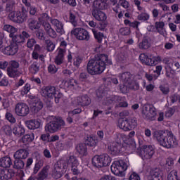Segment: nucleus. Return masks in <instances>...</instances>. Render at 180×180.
<instances>
[{
	"label": "nucleus",
	"mask_w": 180,
	"mask_h": 180,
	"mask_svg": "<svg viewBox=\"0 0 180 180\" xmlns=\"http://www.w3.org/2000/svg\"><path fill=\"white\" fill-rule=\"evenodd\" d=\"M6 11L7 12H10V13L8 14L9 19L12 20V22H15L13 19L18 18V11L17 12L13 11V4L12 5L7 4Z\"/></svg>",
	"instance_id": "obj_37"
},
{
	"label": "nucleus",
	"mask_w": 180,
	"mask_h": 180,
	"mask_svg": "<svg viewBox=\"0 0 180 180\" xmlns=\"http://www.w3.org/2000/svg\"><path fill=\"white\" fill-rule=\"evenodd\" d=\"M117 126L124 131H130V130H134L137 127V120L132 117H128L125 120L120 118Z\"/></svg>",
	"instance_id": "obj_9"
},
{
	"label": "nucleus",
	"mask_w": 180,
	"mask_h": 180,
	"mask_svg": "<svg viewBox=\"0 0 180 180\" xmlns=\"http://www.w3.org/2000/svg\"><path fill=\"white\" fill-rule=\"evenodd\" d=\"M62 84L64 85L63 88H69V89H78V84L74 79H70L68 82L63 81Z\"/></svg>",
	"instance_id": "obj_35"
},
{
	"label": "nucleus",
	"mask_w": 180,
	"mask_h": 180,
	"mask_svg": "<svg viewBox=\"0 0 180 180\" xmlns=\"http://www.w3.org/2000/svg\"><path fill=\"white\" fill-rule=\"evenodd\" d=\"M49 19H50V18H49V14L43 13L39 18V23L35 20H31L29 22V27L31 30H35V29H39V27H40V25H43L47 34H49L50 37H56L57 32H56L54 30L51 28V25L47 22H49Z\"/></svg>",
	"instance_id": "obj_4"
},
{
	"label": "nucleus",
	"mask_w": 180,
	"mask_h": 180,
	"mask_svg": "<svg viewBox=\"0 0 180 180\" xmlns=\"http://www.w3.org/2000/svg\"><path fill=\"white\" fill-rule=\"evenodd\" d=\"M19 63L15 60H11L8 62V67L7 68V74L10 78H16L20 75V70H19Z\"/></svg>",
	"instance_id": "obj_17"
},
{
	"label": "nucleus",
	"mask_w": 180,
	"mask_h": 180,
	"mask_svg": "<svg viewBox=\"0 0 180 180\" xmlns=\"http://www.w3.org/2000/svg\"><path fill=\"white\" fill-rule=\"evenodd\" d=\"M120 4L124 9H127L130 6V4L127 0H120Z\"/></svg>",
	"instance_id": "obj_59"
},
{
	"label": "nucleus",
	"mask_w": 180,
	"mask_h": 180,
	"mask_svg": "<svg viewBox=\"0 0 180 180\" xmlns=\"http://www.w3.org/2000/svg\"><path fill=\"white\" fill-rule=\"evenodd\" d=\"M73 104L79 106H88L91 105V98L86 95L79 96L75 99Z\"/></svg>",
	"instance_id": "obj_22"
},
{
	"label": "nucleus",
	"mask_w": 180,
	"mask_h": 180,
	"mask_svg": "<svg viewBox=\"0 0 180 180\" xmlns=\"http://www.w3.org/2000/svg\"><path fill=\"white\" fill-rule=\"evenodd\" d=\"M92 165L96 168H103L109 167L112 162V158L106 153L96 155L91 160Z\"/></svg>",
	"instance_id": "obj_8"
},
{
	"label": "nucleus",
	"mask_w": 180,
	"mask_h": 180,
	"mask_svg": "<svg viewBox=\"0 0 180 180\" xmlns=\"http://www.w3.org/2000/svg\"><path fill=\"white\" fill-rule=\"evenodd\" d=\"M129 180H140V176L137 173L133 172L129 176Z\"/></svg>",
	"instance_id": "obj_64"
},
{
	"label": "nucleus",
	"mask_w": 180,
	"mask_h": 180,
	"mask_svg": "<svg viewBox=\"0 0 180 180\" xmlns=\"http://www.w3.org/2000/svg\"><path fill=\"white\" fill-rule=\"evenodd\" d=\"M13 133L15 136L20 137V136L25 134V127L22 124H16L13 129Z\"/></svg>",
	"instance_id": "obj_39"
},
{
	"label": "nucleus",
	"mask_w": 180,
	"mask_h": 180,
	"mask_svg": "<svg viewBox=\"0 0 180 180\" xmlns=\"http://www.w3.org/2000/svg\"><path fill=\"white\" fill-rule=\"evenodd\" d=\"M155 27L158 34L163 36V37H167L168 34L167 33V30H165V22L162 21H158L155 23Z\"/></svg>",
	"instance_id": "obj_25"
},
{
	"label": "nucleus",
	"mask_w": 180,
	"mask_h": 180,
	"mask_svg": "<svg viewBox=\"0 0 180 180\" xmlns=\"http://www.w3.org/2000/svg\"><path fill=\"white\" fill-rule=\"evenodd\" d=\"M120 101H122V97H119L117 96H111L110 97L107 96L103 103L107 106H109V105H115V103H119L120 108H127L129 105L127 104V102H120Z\"/></svg>",
	"instance_id": "obj_19"
},
{
	"label": "nucleus",
	"mask_w": 180,
	"mask_h": 180,
	"mask_svg": "<svg viewBox=\"0 0 180 180\" xmlns=\"http://www.w3.org/2000/svg\"><path fill=\"white\" fill-rule=\"evenodd\" d=\"M15 110L18 116H27L30 112V108L27 104L21 103L16 104Z\"/></svg>",
	"instance_id": "obj_21"
},
{
	"label": "nucleus",
	"mask_w": 180,
	"mask_h": 180,
	"mask_svg": "<svg viewBox=\"0 0 180 180\" xmlns=\"http://www.w3.org/2000/svg\"><path fill=\"white\" fill-rule=\"evenodd\" d=\"M50 119L51 122L46 125V131H49V133H56V131L61 130V129L65 126V122L63 120V118L60 117L51 116Z\"/></svg>",
	"instance_id": "obj_7"
},
{
	"label": "nucleus",
	"mask_w": 180,
	"mask_h": 180,
	"mask_svg": "<svg viewBox=\"0 0 180 180\" xmlns=\"http://www.w3.org/2000/svg\"><path fill=\"white\" fill-rule=\"evenodd\" d=\"M29 37H30V35H29L25 31H23L19 35L14 34L11 39L13 43H16V44H18L20 43H25L26 39H29Z\"/></svg>",
	"instance_id": "obj_23"
},
{
	"label": "nucleus",
	"mask_w": 180,
	"mask_h": 180,
	"mask_svg": "<svg viewBox=\"0 0 180 180\" xmlns=\"http://www.w3.org/2000/svg\"><path fill=\"white\" fill-rule=\"evenodd\" d=\"M15 175V172L12 169H1L0 171V180L11 179Z\"/></svg>",
	"instance_id": "obj_28"
},
{
	"label": "nucleus",
	"mask_w": 180,
	"mask_h": 180,
	"mask_svg": "<svg viewBox=\"0 0 180 180\" xmlns=\"http://www.w3.org/2000/svg\"><path fill=\"white\" fill-rule=\"evenodd\" d=\"M48 70L50 74H56L57 71H58V69L56 68V65H49L48 67Z\"/></svg>",
	"instance_id": "obj_56"
},
{
	"label": "nucleus",
	"mask_w": 180,
	"mask_h": 180,
	"mask_svg": "<svg viewBox=\"0 0 180 180\" xmlns=\"http://www.w3.org/2000/svg\"><path fill=\"white\" fill-rule=\"evenodd\" d=\"M37 37L40 40H44V31H43L42 30H39L37 33Z\"/></svg>",
	"instance_id": "obj_60"
},
{
	"label": "nucleus",
	"mask_w": 180,
	"mask_h": 180,
	"mask_svg": "<svg viewBox=\"0 0 180 180\" xmlns=\"http://www.w3.org/2000/svg\"><path fill=\"white\" fill-rule=\"evenodd\" d=\"M64 49L59 48L58 49V56L55 59V63L58 65L63 63V60H64Z\"/></svg>",
	"instance_id": "obj_41"
},
{
	"label": "nucleus",
	"mask_w": 180,
	"mask_h": 180,
	"mask_svg": "<svg viewBox=\"0 0 180 180\" xmlns=\"http://www.w3.org/2000/svg\"><path fill=\"white\" fill-rule=\"evenodd\" d=\"M85 144L89 146V147H96L98 140H96L95 137L88 136L85 141Z\"/></svg>",
	"instance_id": "obj_43"
},
{
	"label": "nucleus",
	"mask_w": 180,
	"mask_h": 180,
	"mask_svg": "<svg viewBox=\"0 0 180 180\" xmlns=\"http://www.w3.org/2000/svg\"><path fill=\"white\" fill-rule=\"evenodd\" d=\"M25 167V162H23L22 160H15L14 162V168H16L17 169H22Z\"/></svg>",
	"instance_id": "obj_47"
},
{
	"label": "nucleus",
	"mask_w": 180,
	"mask_h": 180,
	"mask_svg": "<svg viewBox=\"0 0 180 180\" xmlns=\"http://www.w3.org/2000/svg\"><path fill=\"white\" fill-rule=\"evenodd\" d=\"M108 0H95L94 1V9H106L108 7Z\"/></svg>",
	"instance_id": "obj_34"
},
{
	"label": "nucleus",
	"mask_w": 180,
	"mask_h": 180,
	"mask_svg": "<svg viewBox=\"0 0 180 180\" xmlns=\"http://www.w3.org/2000/svg\"><path fill=\"white\" fill-rule=\"evenodd\" d=\"M19 50V46L15 42H11L10 46H4L2 39L0 38V51L6 56H15Z\"/></svg>",
	"instance_id": "obj_14"
},
{
	"label": "nucleus",
	"mask_w": 180,
	"mask_h": 180,
	"mask_svg": "<svg viewBox=\"0 0 180 180\" xmlns=\"http://www.w3.org/2000/svg\"><path fill=\"white\" fill-rule=\"evenodd\" d=\"M154 150V146L145 145L140 149H137L136 153L144 161V160H150V158H153V155H154L155 153Z\"/></svg>",
	"instance_id": "obj_12"
},
{
	"label": "nucleus",
	"mask_w": 180,
	"mask_h": 180,
	"mask_svg": "<svg viewBox=\"0 0 180 180\" xmlns=\"http://www.w3.org/2000/svg\"><path fill=\"white\" fill-rule=\"evenodd\" d=\"M174 161H175V158L172 156H169L166 159V165L167 167H174Z\"/></svg>",
	"instance_id": "obj_51"
},
{
	"label": "nucleus",
	"mask_w": 180,
	"mask_h": 180,
	"mask_svg": "<svg viewBox=\"0 0 180 180\" xmlns=\"http://www.w3.org/2000/svg\"><path fill=\"white\" fill-rule=\"evenodd\" d=\"M30 91V84H26L25 86L21 89L20 94L22 96H24V95H27Z\"/></svg>",
	"instance_id": "obj_50"
},
{
	"label": "nucleus",
	"mask_w": 180,
	"mask_h": 180,
	"mask_svg": "<svg viewBox=\"0 0 180 180\" xmlns=\"http://www.w3.org/2000/svg\"><path fill=\"white\" fill-rule=\"evenodd\" d=\"M51 23L53 26H54L57 33H60V34L64 33V25L60 20L57 19H52L51 20Z\"/></svg>",
	"instance_id": "obj_30"
},
{
	"label": "nucleus",
	"mask_w": 180,
	"mask_h": 180,
	"mask_svg": "<svg viewBox=\"0 0 180 180\" xmlns=\"http://www.w3.org/2000/svg\"><path fill=\"white\" fill-rule=\"evenodd\" d=\"M154 137L160 146L164 148H175V147L178 146V139L172 132L155 131L154 133Z\"/></svg>",
	"instance_id": "obj_3"
},
{
	"label": "nucleus",
	"mask_w": 180,
	"mask_h": 180,
	"mask_svg": "<svg viewBox=\"0 0 180 180\" xmlns=\"http://www.w3.org/2000/svg\"><path fill=\"white\" fill-rule=\"evenodd\" d=\"M6 119L10 122V123H15L16 119H15V117L12 115L11 112H6Z\"/></svg>",
	"instance_id": "obj_52"
},
{
	"label": "nucleus",
	"mask_w": 180,
	"mask_h": 180,
	"mask_svg": "<svg viewBox=\"0 0 180 180\" xmlns=\"http://www.w3.org/2000/svg\"><path fill=\"white\" fill-rule=\"evenodd\" d=\"M47 175H48L47 169L44 168L41 170V172L39 174L38 177L37 178V179H38V180L46 179L47 178Z\"/></svg>",
	"instance_id": "obj_46"
},
{
	"label": "nucleus",
	"mask_w": 180,
	"mask_h": 180,
	"mask_svg": "<svg viewBox=\"0 0 180 180\" xmlns=\"http://www.w3.org/2000/svg\"><path fill=\"white\" fill-rule=\"evenodd\" d=\"M112 64V60L108 59V56L105 54L98 55L95 59H91L87 65V71L89 74L95 75L102 74L106 65Z\"/></svg>",
	"instance_id": "obj_2"
},
{
	"label": "nucleus",
	"mask_w": 180,
	"mask_h": 180,
	"mask_svg": "<svg viewBox=\"0 0 180 180\" xmlns=\"http://www.w3.org/2000/svg\"><path fill=\"white\" fill-rule=\"evenodd\" d=\"M139 20H148L150 19V15L148 13H141V15H139L138 17Z\"/></svg>",
	"instance_id": "obj_55"
},
{
	"label": "nucleus",
	"mask_w": 180,
	"mask_h": 180,
	"mask_svg": "<svg viewBox=\"0 0 180 180\" xmlns=\"http://www.w3.org/2000/svg\"><path fill=\"white\" fill-rule=\"evenodd\" d=\"M160 91L164 94V95H167L169 93V88L165 86H160Z\"/></svg>",
	"instance_id": "obj_62"
},
{
	"label": "nucleus",
	"mask_w": 180,
	"mask_h": 180,
	"mask_svg": "<svg viewBox=\"0 0 180 180\" xmlns=\"http://www.w3.org/2000/svg\"><path fill=\"white\" fill-rule=\"evenodd\" d=\"M12 165V160L8 157L4 156L0 158V167L3 168H9Z\"/></svg>",
	"instance_id": "obj_36"
},
{
	"label": "nucleus",
	"mask_w": 180,
	"mask_h": 180,
	"mask_svg": "<svg viewBox=\"0 0 180 180\" xmlns=\"http://www.w3.org/2000/svg\"><path fill=\"white\" fill-rule=\"evenodd\" d=\"M34 44H36V40L33 38L30 39L27 42V47H28V49H32Z\"/></svg>",
	"instance_id": "obj_57"
},
{
	"label": "nucleus",
	"mask_w": 180,
	"mask_h": 180,
	"mask_svg": "<svg viewBox=\"0 0 180 180\" xmlns=\"http://www.w3.org/2000/svg\"><path fill=\"white\" fill-rule=\"evenodd\" d=\"M28 103H30L32 112H34V113H37L38 112H39V110H41V109H43V103L34 96H30Z\"/></svg>",
	"instance_id": "obj_20"
},
{
	"label": "nucleus",
	"mask_w": 180,
	"mask_h": 180,
	"mask_svg": "<svg viewBox=\"0 0 180 180\" xmlns=\"http://www.w3.org/2000/svg\"><path fill=\"white\" fill-rule=\"evenodd\" d=\"M130 163L126 160H115L111 165V172L117 176H124Z\"/></svg>",
	"instance_id": "obj_5"
},
{
	"label": "nucleus",
	"mask_w": 180,
	"mask_h": 180,
	"mask_svg": "<svg viewBox=\"0 0 180 180\" xmlns=\"http://www.w3.org/2000/svg\"><path fill=\"white\" fill-rule=\"evenodd\" d=\"M25 124L30 130H36L41 126L40 121L39 120H30L25 122Z\"/></svg>",
	"instance_id": "obj_32"
},
{
	"label": "nucleus",
	"mask_w": 180,
	"mask_h": 180,
	"mask_svg": "<svg viewBox=\"0 0 180 180\" xmlns=\"http://www.w3.org/2000/svg\"><path fill=\"white\" fill-rule=\"evenodd\" d=\"M72 34L77 39V40H82L84 41H88L91 39V35L86 30L81 27L75 28L71 32Z\"/></svg>",
	"instance_id": "obj_18"
},
{
	"label": "nucleus",
	"mask_w": 180,
	"mask_h": 180,
	"mask_svg": "<svg viewBox=\"0 0 180 180\" xmlns=\"http://www.w3.org/2000/svg\"><path fill=\"white\" fill-rule=\"evenodd\" d=\"M150 47V42H148V40L143 39L141 43L139 44V48L140 49H148Z\"/></svg>",
	"instance_id": "obj_54"
},
{
	"label": "nucleus",
	"mask_w": 180,
	"mask_h": 180,
	"mask_svg": "<svg viewBox=\"0 0 180 180\" xmlns=\"http://www.w3.org/2000/svg\"><path fill=\"white\" fill-rule=\"evenodd\" d=\"M93 34L96 39H97L98 43H102L103 39H105V35L103 33L97 32L95 29H92Z\"/></svg>",
	"instance_id": "obj_45"
},
{
	"label": "nucleus",
	"mask_w": 180,
	"mask_h": 180,
	"mask_svg": "<svg viewBox=\"0 0 180 180\" xmlns=\"http://www.w3.org/2000/svg\"><path fill=\"white\" fill-rule=\"evenodd\" d=\"M161 71H162V66L158 65L156 66V70L154 71L155 75L158 78L161 75Z\"/></svg>",
	"instance_id": "obj_58"
},
{
	"label": "nucleus",
	"mask_w": 180,
	"mask_h": 180,
	"mask_svg": "<svg viewBox=\"0 0 180 180\" xmlns=\"http://www.w3.org/2000/svg\"><path fill=\"white\" fill-rule=\"evenodd\" d=\"M163 63L166 64L165 69H166L167 77H169V78H172V77H174V73L175 72H174V70H172V67L174 66V65L169 63V60H168V58H165L163 60Z\"/></svg>",
	"instance_id": "obj_29"
},
{
	"label": "nucleus",
	"mask_w": 180,
	"mask_h": 180,
	"mask_svg": "<svg viewBox=\"0 0 180 180\" xmlns=\"http://www.w3.org/2000/svg\"><path fill=\"white\" fill-rule=\"evenodd\" d=\"M118 137H121L120 143H122V146H125L124 154H130L137 151L136 141L134 139L130 140L129 136L123 134H119Z\"/></svg>",
	"instance_id": "obj_10"
},
{
	"label": "nucleus",
	"mask_w": 180,
	"mask_h": 180,
	"mask_svg": "<svg viewBox=\"0 0 180 180\" xmlns=\"http://www.w3.org/2000/svg\"><path fill=\"white\" fill-rule=\"evenodd\" d=\"M76 150L77 153L82 157L88 155V149L86 148V145L84 143H79L76 146Z\"/></svg>",
	"instance_id": "obj_38"
},
{
	"label": "nucleus",
	"mask_w": 180,
	"mask_h": 180,
	"mask_svg": "<svg viewBox=\"0 0 180 180\" xmlns=\"http://www.w3.org/2000/svg\"><path fill=\"white\" fill-rule=\"evenodd\" d=\"M120 143L119 140L116 142H111L108 144V153L111 154V155H123L124 154V150H126V146L123 145L122 143L120 142V140L122 138L120 136Z\"/></svg>",
	"instance_id": "obj_11"
},
{
	"label": "nucleus",
	"mask_w": 180,
	"mask_h": 180,
	"mask_svg": "<svg viewBox=\"0 0 180 180\" xmlns=\"http://www.w3.org/2000/svg\"><path fill=\"white\" fill-rule=\"evenodd\" d=\"M92 15L94 19L98 22H106V20L108 19L106 13L98 9H94L92 11Z\"/></svg>",
	"instance_id": "obj_24"
},
{
	"label": "nucleus",
	"mask_w": 180,
	"mask_h": 180,
	"mask_svg": "<svg viewBox=\"0 0 180 180\" xmlns=\"http://www.w3.org/2000/svg\"><path fill=\"white\" fill-rule=\"evenodd\" d=\"M73 58V64L74 65H76V67H79V64L82 62V58H81L78 54L77 53H72L70 51H69V53L68 55V60L70 63L72 61Z\"/></svg>",
	"instance_id": "obj_27"
},
{
	"label": "nucleus",
	"mask_w": 180,
	"mask_h": 180,
	"mask_svg": "<svg viewBox=\"0 0 180 180\" xmlns=\"http://www.w3.org/2000/svg\"><path fill=\"white\" fill-rule=\"evenodd\" d=\"M39 64L34 63L30 68V72H32V74H37V72H39Z\"/></svg>",
	"instance_id": "obj_48"
},
{
	"label": "nucleus",
	"mask_w": 180,
	"mask_h": 180,
	"mask_svg": "<svg viewBox=\"0 0 180 180\" xmlns=\"http://www.w3.org/2000/svg\"><path fill=\"white\" fill-rule=\"evenodd\" d=\"M3 130L6 134H11L12 133V128L9 125H5L3 127Z\"/></svg>",
	"instance_id": "obj_61"
},
{
	"label": "nucleus",
	"mask_w": 180,
	"mask_h": 180,
	"mask_svg": "<svg viewBox=\"0 0 180 180\" xmlns=\"http://www.w3.org/2000/svg\"><path fill=\"white\" fill-rule=\"evenodd\" d=\"M139 60L142 64H146V65H157L161 61V57L141 53L139 56Z\"/></svg>",
	"instance_id": "obj_16"
},
{
	"label": "nucleus",
	"mask_w": 180,
	"mask_h": 180,
	"mask_svg": "<svg viewBox=\"0 0 180 180\" xmlns=\"http://www.w3.org/2000/svg\"><path fill=\"white\" fill-rule=\"evenodd\" d=\"M120 34H122V36H128V34H130V28L122 27L120 29Z\"/></svg>",
	"instance_id": "obj_53"
},
{
	"label": "nucleus",
	"mask_w": 180,
	"mask_h": 180,
	"mask_svg": "<svg viewBox=\"0 0 180 180\" xmlns=\"http://www.w3.org/2000/svg\"><path fill=\"white\" fill-rule=\"evenodd\" d=\"M63 19L65 22H70L72 25L77 23V21L75 20V15L71 12L69 14H65Z\"/></svg>",
	"instance_id": "obj_44"
},
{
	"label": "nucleus",
	"mask_w": 180,
	"mask_h": 180,
	"mask_svg": "<svg viewBox=\"0 0 180 180\" xmlns=\"http://www.w3.org/2000/svg\"><path fill=\"white\" fill-rule=\"evenodd\" d=\"M34 140V134L30 133L28 134H25L22 138V141L25 144H29V143H32Z\"/></svg>",
	"instance_id": "obj_42"
},
{
	"label": "nucleus",
	"mask_w": 180,
	"mask_h": 180,
	"mask_svg": "<svg viewBox=\"0 0 180 180\" xmlns=\"http://www.w3.org/2000/svg\"><path fill=\"white\" fill-rule=\"evenodd\" d=\"M29 155V151L26 149H20L14 153V158L15 160H25L27 158Z\"/></svg>",
	"instance_id": "obj_31"
},
{
	"label": "nucleus",
	"mask_w": 180,
	"mask_h": 180,
	"mask_svg": "<svg viewBox=\"0 0 180 180\" xmlns=\"http://www.w3.org/2000/svg\"><path fill=\"white\" fill-rule=\"evenodd\" d=\"M46 44L48 51H53L54 49H56V44H54V43L51 40H47L46 41Z\"/></svg>",
	"instance_id": "obj_49"
},
{
	"label": "nucleus",
	"mask_w": 180,
	"mask_h": 180,
	"mask_svg": "<svg viewBox=\"0 0 180 180\" xmlns=\"http://www.w3.org/2000/svg\"><path fill=\"white\" fill-rule=\"evenodd\" d=\"M120 79L123 82L124 85L120 86V90L123 94H126L127 92V89L130 88L131 89H139V84L135 83L134 86H131L129 84L130 82V72H127L123 73L120 77Z\"/></svg>",
	"instance_id": "obj_13"
},
{
	"label": "nucleus",
	"mask_w": 180,
	"mask_h": 180,
	"mask_svg": "<svg viewBox=\"0 0 180 180\" xmlns=\"http://www.w3.org/2000/svg\"><path fill=\"white\" fill-rule=\"evenodd\" d=\"M41 94L44 98H48L49 99L55 98L56 103H59L60 99L63 98V94L60 93L56 87L51 86L42 87L41 89Z\"/></svg>",
	"instance_id": "obj_6"
},
{
	"label": "nucleus",
	"mask_w": 180,
	"mask_h": 180,
	"mask_svg": "<svg viewBox=\"0 0 180 180\" xmlns=\"http://www.w3.org/2000/svg\"><path fill=\"white\" fill-rule=\"evenodd\" d=\"M78 165H79V162L74 155L63 158L55 165L53 170V176L55 179H60L63 176V174L70 171V167H71L73 175H78L79 174Z\"/></svg>",
	"instance_id": "obj_1"
},
{
	"label": "nucleus",
	"mask_w": 180,
	"mask_h": 180,
	"mask_svg": "<svg viewBox=\"0 0 180 180\" xmlns=\"http://www.w3.org/2000/svg\"><path fill=\"white\" fill-rule=\"evenodd\" d=\"M142 114L146 120H155L157 116V110L154 105L146 104L143 106Z\"/></svg>",
	"instance_id": "obj_15"
},
{
	"label": "nucleus",
	"mask_w": 180,
	"mask_h": 180,
	"mask_svg": "<svg viewBox=\"0 0 180 180\" xmlns=\"http://www.w3.org/2000/svg\"><path fill=\"white\" fill-rule=\"evenodd\" d=\"M99 180H116L115 177L110 175H104L101 176Z\"/></svg>",
	"instance_id": "obj_63"
},
{
	"label": "nucleus",
	"mask_w": 180,
	"mask_h": 180,
	"mask_svg": "<svg viewBox=\"0 0 180 180\" xmlns=\"http://www.w3.org/2000/svg\"><path fill=\"white\" fill-rule=\"evenodd\" d=\"M148 180H164V179L162 178L161 171L156 170L151 173V174L148 177Z\"/></svg>",
	"instance_id": "obj_40"
},
{
	"label": "nucleus",
	"mask_w": 180,
	"mask_h": 180,
	"mask_svg": "<svg viewBox=\"0 0 180 180\" xmlns=\"http://www.w3.org/2000/svg\"><path fill=\"white\" fill-rule=\"evenodd\" d=\"M27 20V11L22 8V12L18 11L17 18H13L15 23H23Z\"/></svg>",
	"instance_id": "obj_26"
},
{
	"label": "nucleus",
	"mask_w": 180,
	"mask_h": 180,
	"mask_svg": "<svg viewBox=\"0 0 180 180\" xmlns=\"http://www.w3.org/2000/svg\"><path fill=\"white\" fill-rule=\"evenodd\" d=\"M2 30H4V32H7V33H9V37L11 39H12L15 33L18 32V28L9 24H4L2 26Z\"/></svg>",
	"instance_id": "obj_33"
}]
</instances>
